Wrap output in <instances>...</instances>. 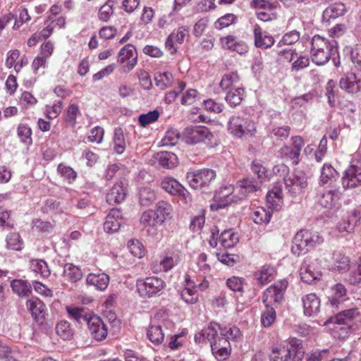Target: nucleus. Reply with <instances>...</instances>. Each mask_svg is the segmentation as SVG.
Listing matches in <instances>:
<instances>
[{
  "label": "nucleus",
  "mask_w": 361,
  "mask_h": 361,
  "mask_svg": "<svg viewBox=\"0 0 361 361\" xmlns=\"http://www.w3.org/2000/svg\"><path fill=\"white\" fill-rule=\"evenodd\" d=\"M311 59L313 63L318 66L326 63L331 59L336 66L340 61H336L338 56V43L335 39H327L319 35H315L311 41Z\"/></svg>",
  "instance_id": "1"
},
{
  "label": "nucleus",
  "mask_w": 361,
  "mask_h": 361,
  "mask_svg": "<svg viewBox=\"0 0 361 361\" xmlns=\"http://www.w3.org/2000/svg\"><path fill=\"white\" fill-rule=\"evenodd\" d=\"M360 315V312L357 308H351L342 310L337 313L334 317H331L326 322L327 323H334L332 329V336L334 338L343 340L346 338L351 330L353 319Z\"/></svg>",
  "instance_id": "2"
},
{
  "label": "nucleus",
  "mask_w": 361,
  "mask_h": 361,
  "mask_svg": "<svg viewBox=\"0 0 361 361\" xmlns=\"http://www.w3.org/2000/svg\"><path fill=\"white\" fill-rule=\"evenodd\" d=\"M323 238L319 233L312 230L302 229L295 235L291 245V252L297 257L306 254L316 245H320Z\"/></svg>",
  "instance_id": "3"
},
{
  "label": "nucleus",
  "mask_w": 361,
  "mask_h": 361,
  "mask_svg": "<svg viewBox=\"0 0 361 361\" xmlns=\"http://www.w3.org/2000/svg\"><path fill=\"white\" fill-rule=\"evenodd\" d=\"M182 139L190 145H195L204 142L210 147L216 145L214 134L208 128L202 126H189L184 129Z\"/></svg>",
  "instance_id": "4"
},
{
  "label": "nucleus",
  "mask_w": 361,
  "mask_h": 361,
  "mask_svg": "<svg viewBox=\"0 0 361 361\" xmlns=\"http://www.w3.org/2000/svg\"><path fill=\"white\" fill-rule=\"evenodd\" d=\"M228 130L233 136L241 138L254 135L257 131L255 123L247 117L233 116L228 122Z\"/></svg>",
  "instance_id": "5"
},
{
  "label": "nucleus",
  "mask_w": 361,
  "mask_h": 361,
  "mask_svg": "<svg viewBox=\"0 0 361 361\" xmlns=\"http://www.w3.org/2000/svg\"><path fill=\"white\" fill-rule=\"evenodd\" d=\"M137 287L141 297L150 298L161 295L166 287V283L161 278L150 276L139 280Z\"/></svg>",
  "instance_id": "6"
},
{
  "label": "nucleus",
  "mask_w": 361,
  "mask_h": 361,
  "mask_svg": "<svg viewBox=\"0 0 361 361\" xmlns=\"http://www.w3.org/2000/svg\"><path fill=\"white\" fill-rule=\"evenodd\" d=\"M285 279L274 283L268 287L262 295V303L264 306L270 305L278 307L284 300V295L288 287Z\"/></svg>",
  "instance_id": "7"
},
{
  "label": "nucleus",
  "mask_w": 361,
  "mask_h": 361,
  "mask_svg": "<svg viewBox=\"0 0 361 361\" xmlns=\"http://www.w3.org/2000/svg\"><path fill=\"white\" fill-rule=\"evenodd\" d=\"M342 191L338 188L324 192L319 200L320 205L324 208L333 209L334 212L336 211L340 207V195L347 189L356 188L358 184L355 182H342Z\"/></svg>",
  "instance_id": "8"
},
{
  "label": "nucleus",
  "mask_w": 361,
  "mask_h": 361,
  "mask_svg": "<svg viewBox=\"0 0 361 361\" xmlns=\"http://www.w3.org/2000/svg\"><path fill=\"white\" fill-rule=\"evenodd\" d=\"M291 145H283L279 150V154L282 158L290 159L292 163L297 165L300 162V156L302 148L305 145V142L301 136H293L290 138Z\"/></svg>",
  "instance_id": "9"
},
{
  "label": "nucleus",
  "mask_w": 361,
  "mask_h": 361,
  "mask_svg": "<svg viewBox=\"0 0 361 361\" xmlns=\"http://www.w3.org/2000/svg\"><path fill=\"white\" fill-rule=\"evenodd\" d=\"M361 224V204L356 205L348 212L345 218L340 221L336 227L339 232L351 233L356 226Z\"/></svg>",
  "instance_id": "10"
},
{
  "label": "nucleus",
  "mask_w": 361,
  "mask_h": 361,
  "mask_svg": "<svg viewBox=\"0 0 361 361\" xmlns=\"http://www.w3.org/2000/svg\"><path fill=\"white\" fill-rule=\"evenodd\" d=\"M26 307L34 321L38 325H42L47 316L45 304L37 298H32L27 300Z\"/></svg>",
  "instance_id": "11"
},
{
  "label": "nucleus",
  "mask_w": 361,
  "mask_h": 361,
  "mask_svg": "<svg viewBox=\"0 0 361 361\" xmlns=\"http://www.w3.org/2000/svg\"><path fill=\"white\" fill-rule=\"evenodd\" d=\"M221 325L214 322H210L207 326L203 328L200 331L195 334L194 341L197 344L207 343L209 342L210 345L216 342L215 339L219 336L218 331H220Z\"/></svg>",
  "instance_id": "12"
},
{
  "label": "nucleus",
  "mask_w": 361,
  "mask_h": 361,
  "mask_svg": "<svg viewBox=\"0 0 361 361\" xmlns=\"http://www.w3.org/2000/svg\"><path fill=\"white\" fill-rule=\"evenodd\" d=\"M228 188H233V185H228L224 187H221L220 189L216 191L214 195V202L210 204V209L212 211H218L221 209H224L228 207L231 202L233 198V191L228 190Z\"/></svg>",
  "instance_id": "13"
},
{
  "label": "nucleus",
  "mask_w": 361,
  "mask_h": 361,
  "mask_svg": "<svg viewBox=\"0 0 361 361\" xmlns=\"http://www.w3.org/2000/svg\"><path fill=\"white\" fill-rule=\"evenodd\" d=\"M88 331L95 341H102L108 335V328L103 320L94 314L87 324Z\"/></svg>",
  "instance_id": "14"
},
{
  "label": "nucleus",
  "mask_w": 361,
  "mask_h": 361,
  "mask_svg": "<svg viewBox=\"0 0 361 361\" xmlns=\"http://www.w3.org/2000/svg\"><path fill=\"white\" fill-rule=\"evenodd\" d=\"M123 224L122 212L120 209L113 208L106 217L104 231L108 233H114L119 231Z\"/></svg>",
  "instance_id": "15"
},
{
  "label": "nucleus",
  "mask_w": 361,
  "mask_h": 361,
  "mask_svg": "<svg viewBox=\"0 0 361 361\" xmlns=\"http://www.w3.org/2000/svg\"><path fill=\"white\" fill-rule=\"evenodd\" d=\"M339 86L348 93L359 92L361 90V70L357 74L350 73L341 77Z\"/></svg>",
  "instance_id": "16"
},
{
  "label": "nucleus",
  "mask_w": 361,
  "mask_h": 361,
  "mask_svg": "<svg viewBox=\"0 0 361 361\" xmlns=\"http://www.w3.org/2000/svg\"><path fill=\"white\" fill-rule=\"evenodd\" d=\"M253 182H240V184L233 185V188H228V190L233 191V198L231 200L236 202L238 200H244L247 195L252 193L260 188L258 182L257 184H252Z\"/></svg>",
  "instance_id": "17"
},
{
  "label": "nucleus",
  "mask_w": 361,
  "mask_h": 361,
  "mask_svg": "<svg viewBox=\"0 0 361 361\" xmlns=\"http://www.w3.org/2000/svg\"><path fill=\"white\" fill-rule=\"evenodd\" d=\"M285 350L288 360L292 359L293 361H301L304 357L305 350L302 342L297 338H290L288 339Z\"/></svg>",
  "instance_id": "18"
},
{
  "label": "nucleus",
  "mask_w": 361,
  "mask_h": 361,
  "mask_svg": "<svg viewBox=\"0 0 361 361\" xmlns=\"http://www.w3.org/2000/svg\"><path fill=\"white\" fill-rule=\"evenodd\" d=\"M66 309L68 317L80 324L87 325L90 318L94 315L92 312L84 307L67 306Z\"/></svg>",
  "instance_id": "19"
},
{
  "label": "nucleus",
  "mask_w": 361,
  "mask_h": 361,
  "mask_svg": "<svg viewBox=\"0 0 361 361\" xmlns=\"http://www.w3.org/2000/svg\"><path fill=\"white\" fill-rule=\"evenodd\" d=\"M303 312L305 316L317 315L320 311L321 301L314 293L307 294L302 298Z\"/></svg>",
  "instance_id": "20"
},
{
  "label": "nucleus",
  "mask_w": 361,
  "mask_h": 361,
  "mask_svg": "<svg viewBox=\"0 0 361 361\" xmlns=\"http://www.w3.org/2000/svg\"><path fill=\"white\" fill-rule=\"evenodd\" d=\"M135 50L133 44H128L118 53V61L121 63H126L128 71L132 70L137 64V57Z\"/></svg>",
  "instance_id": "21"
},
{
  "label": "nucleus",
  "mask_w": 361,
  "mask_h": 361,
  "mask_svg": "<svg viewBox=\"0 0 361 361\" xmlns=\"http://www.w3.org/2000/svg\"><path fill=\"white\" fill-rule=\"evenodd\" d=\"M127 195L126 184L123 182H116L106 195V201L110 204L122 202Z\"/></svg>",
  "instance_id": "22"
},
{
  "label": "nucleus",
  "mask_w": 361,
  "mask_h": 361,
  "mask_svg": "<svg viewBox=\"0 0 361 361\" xmlns=\"http://www.w3.org/2000/svg\"><path fill=\"white\" fill-rule=\"evenodd\" d=\"M331 269L339 273H345L350 269V259L341 252L334 251L331 257Z\"/></svg>",
  "instance_id": "23"
},
{
  "label": "nucleus",
  "mask_w": 361,
  "mask_h": 361,
  "mask_svg": "<svg viewBox=\"0 0 361 361\" xmlns=\"http://www.w3.org/2000/svg\"><path fill=\"white\" fill-rule=\"evenodd\" d=\"M300 275L301 280L308 284L315 283L319 281L322 276V274L319 270H315L314 267L307 263V260H304L300 270Z\"/></svg>",
  "instance_id": "24"
},
{
  "label": "nucleus",
  "mask_w": 361,
  "mask_h": 361,
  "mask_svg": "<svg viewBox=\"0 0 361 361\" xmlns=\"http://www.w3.org/2000/svg\"><path fill=\"white\" fill-rule=\"evenodd\" d=\"M255 46L262 49H266L272 47L274 44V39L271 35H264L262 27L255 24L253 29Z\"/></svg>",
  "instance_id": "25"
},
{
  "label": "nucleus",
  "mask_w": 361,
  "mask_h": 361,
  "mask_svg": "<svg viewBox=\"0 0 361 361\" xmlns=\"http://www.w3.org/2000/svg\"><path fill=\"white\" fill-rule=\"evenodd\" d=\"M216 177V171L209 168L192 169L186 173L188 180H212Z\"/></svg>",
  "instance_id": "26"
},
{
  "label": "nucleus",
  "mask_w": 361,
  "mask_h": 361,
  "mask_svg": "<svg viewBox=\"0 0 361 361\" xmlns=\"http://www.w3.org/2000/svg\"><path fill=\"white\" fill-rule=\"evenodd\" d=\"M161 186L170 195L179 196L185 202L190 199L189 192L180 182H161Z\"/></svg>",
  "instance_id": "27"
},
{
  "label": "nucleus",
  "mask_w": 361,
  "mask_h": 361,
  "mask_svg": "<svg viewBox=\"0 0 361 361\" xmlns=\"http://www.w3.org/2000/svg\"><path fill=\"white\" fill-rule=\"evenodd\" d=\"M66 207L64 204L54 198H48L44 201L41 211L44 214L57 215L65 212Z\"/></svg>",
  "instance_id": "28"
},
{
  "label": "nucleus",
  "mask_w": 361,
  "mask_h": 361,
  "mask_svg": "<svg viewBox=\"0 0 361 361\" xmlns=\"http://www.w3.org/2000/svg\"><path fill=\"white\" fill-rule=\"evenodd\" d=\"M281 185H276L268 192L266 196L269 209L278 210L281 207L283 195Z\"/></svg>",
  "instance_id": "29"
},
{
  "label": "nucleus",
  "mask_w": 361,
  "mask_h": 361,
  "mask_svg": "<svg viewBox=\"0 0 361 361\" xmlns=\"http://www.w3.org/2000/svg\"><path fill=\"white\" fill-rule=\"evenodd\" d=\"M274 268L271 265L265 264L255 271L253 276L260 286H263L274 279Z\"/></svg>",
  "instance_id": "30"
},
{
  "label": "nucleus",
  "mask_w": 361,
  "mask_h": 361,
  "mask_svg": "<svg viewBox=\"0 0 361 361\" xmlns=\"http://www.w3.org/2000/svg\"><path fill=\"white\" fill-rule=\"evenodd\" d=\"M240 76L237 71L225 73L219 82V87L224 92L240 87Z\"/></svg>",
  "instance_id": "31"
},
{
  "label": "nucleus",
  "mask_w": 361,
  "mask_h": 361,
  "mask_svg": "<svg viewBox=\"0 0 361 361\" xmlns=\"http://www.w3.org/2000/svg\"><path fill=\"white\" fill-rule=\"evenodd\" d=\"M346 289L341 283H337L331 288V294L329 296V302L331 307L339 308L340 305L345 300Z\"/></svg>",
  "instance_id": "32"
},
{
  "label": "nucleus",
  "mask_w": 361,
  "mask_h": 361,
  "mask_svg": "<svg viewBox=\"0 0 361 361\" xmlns=\"http://www.w3.org/2000/svg\"><path fill=\"white\" fill-rule=\"evenodd\" d=\"M86 282L87 285L93 286L99 290H104L109 283V277L104 273H91L87 275Z\"/></svg>",
  "instance_id": "33"
},
{
  "label": "nucleus",
  "mask_w": 361,
  "mask_h": 361,
  "mask_svg": "<svg viewBox=\"0 0 361 361\" xmlns=\"http://www.w3.org/2000/svg\"><path fill=\"white\" fill-rule=\"evenodd\" d=\"M137 196L140 204L143 207L150 206L157 199L154 190L147 185L139 187Z\"/></svg>",
  "instance_id": "34"
},
{
  "label": "nucleus",
  "mask_w": 361,
  "mask_h": 361,
  "mask_svg": "<svg viewBox=\"0 0 361 361\" xmlns=\"http://www.w3.org/2000/svg\"><path fill=\"white\" fill-rule=\"evenodd\" d=\"M346 11L345 6L341 2L335 3L327 7L323 12V19L330 21L339 16H342Z\"/></svg>",
  "instance_id": "35"
},
{
  "label": "nucleus",
  "mask_w": 361,
  "mask_h": 361,
  "mask_svg": "<svg viewBox=\"0 0 361 361\" xmlns=\"http://www.w3.org/2000/svg\"><path fill=\"white\" fill-rule=\"evenodd\" d=\"M11 288L20 298L27 297L32 293L30 283L22 279H13L11 282Z\"/></svg>",
  "instance_id": "36"
},
{
  "label": "nucleus",
  "mask_w": 361,
  "mask_h": 361,
  "mask_svg": "<svg viewBox=\"0 0 361 361\" xmlns=\"http://www.w3.org/2000/svg\"><path fill=\"white\" fill-rule=\"evenodd\" d=\"M172 211L171 205L166 201H159L156 204V209L154 211L156 214V219L162 224L167 218L169 217Z\"/></svg>",
  "instance_id": "37"
},
{
  "label": "nucleus",
  "mask_w": 361,
  "mask_h": 361,
  "mask_svg": "<svg viewBox=\"0 0 361 361\" xmlns=\"http://www.w3.org/2000/svg\"><path fill=\"white\" fill-rule=\"evenodd\" d=\"M180 260L178 254L175 252L167 254L160 260L159 269H156V271L166 272L177 265L180 262Z\"/></svg>",
  "instance_id": "38"
},
{
  "label": "nucleus",
  "mask_w": 361,
  "mask_h": 361,
  "mask_svg": "<svg viewBox=\"0 0 361 361\" xmlns=\"http://www.w3.org/2000/svg\"><path fill=\"white\" fill-rule=\"evenodd\" d=\"M245 97L244 89L241 87L226 92L225 99L232 107H235L240 104Z\"/></svg>",
  "instance_id": "39"
},
{
  "label": "nucleus",
  "mask_w": 361,
  "mask_h": 361,
  "mask_svg": "<svg viewBox=\"0 0 361 361\" xmlns=\"http://www.w3.org/2000/svg\"><path fill=\"white\" fill-rule=\"evenodd\" d=\"M81 269L71 263H66L63 267V276L72 283H76L82 278Z\"/></svg>",
  "instance_id": "40"
},
{
  "label": "nucleus",
  "mask_w": 361,
  "mask_h": 361,
  "mask_svg": "<svg viewBox=\"0 0 361 361\" xmlns=\"http://www.w3.org/2000/svg\"><path fill=\"white\" fill-rule=\"evenodd\" d=\"M272 216V211L267 210L265 208L257 207L252 214V219L257 224H267L270 222Z\"/></svg>",
  "instance_id": "41"
},
{
  "label": "nucleus",
  "mask_w": 361,
  "mask_h": 361,
  "mask_svg": "<svg viewBox=\"0 0 361 361\" xmlns=\"http://www.w3.org/2000/svg\"><path fill=\"white\" fill-rule=\"evenodd\" d=\"M156 159L159 164L163 168L171 169L177 164V157L175 154L169 152H161L157 153Z\"/></svg>",
  "instance_id": "42"
},
{
  "label": "nucleus",
  "mask_w": 361,
  "mask_h": 361,
  "mask_svg": "<svg viewBox=\"0 0 361 361\" xmlns=\"http://www.w3.org/2000/svg\"><path fill=\"white\" fill-rule=\"evenodd\" d=\"M239 238L232 229L224 230L219 235V243L225 248L234 247Z\"/></svg>",
  "instance_id": "43"
},
{
  "label": "nucleus",
  "mask_w": 361,
  "mask_h": 361,
  "mask_svg": "<svg viewBox=\"0 0 361 361\" xmlns=\"http://www.w3.org/2000/svg\"><path fill=\"white\" fill-rule=\"evenodd\" d=\"M274 306H264L260 318V322L263 327L267 328L271 326L276 319V309Z\"/></svg>",
  "instance_id": "44"
},
{
  "label": "nucleus",
  "mask_w": 361,
  "mask_h": 361,
  "mask_svg": "<svg viewBox=\"0 0 361 361\" xmlns=\"http://www.w3.org/2000/svg\"><path fill=\"white\" fill-rule=\"evenodd\" d=\"M30 269L44 278L49 276L51 271L47 262L43 259L30 260Z\"/></svg>",
  "instance_id": "45"
},
{
  "label": "nucleus",
  "mask_w": 361,
  "mask_h": 361,
  "mask_svg": "<svg viewBox=\"0 0 361 361\" xmlns=\"http://www.w3.org/2000/svg\"><path fill=\"white\" fill-rule=\"evenodd\" d=\"M56 332L63 340H70L74 334V330L67 321H60L56 326Z\"/></svg>",
  "instance_id": "46"
},
{
  "label": "nucleus",
  "mask_w": 361,
  "mask_h": 361,
  "mask_svg": "<svg viewBox=\"0 0 361 361\" xmlns=\"http://www.w3.org/2000/svg\"><path fill=\"white\" fill-rule=\"evenodd\" d=\"M149 340L155 345L161 344L164 339L161 326L159 325H151L147 333Z\"/></svg>",
  "instance_id": "47"
},
{
  "label": "nucleus",
  "mask_w": 361,
  "mask_h": 361,
  "mask_svg": "<svg viewBox=\"0 0 361 361\" xmlns=\"http://www.w3.org/2000/svg\"><path fill=\"white\" fill-rule=\"evenodd\" d=\"M114 149L118 154H121L126 149L123 130L121 128H116L114 130Z\"/></svg>",
  "instance_id": "48"
},
{
  "label": "nucleus",
  "mask_w": 361,
  "mask_h": 361,
  "mask_svg": "<svg viewBox=\"0 0 361 361\" xmlns=\"http://www.w3.org/2000/svg\"><path fill=\"white\" fill-rule=\"evenodd\" d=\"M156 85L161 90H165L170 87L173 80V77L171 73L164 72L162 73H157L154 78Z\"/></svg>",
  "instance_id": "49"
},
{
  "label": "nucleus",
  "mask_w": 361,
  "mask_h": 361,
  "mask_svg": "<svg viewBox=\"0 0 361 361\" xmlns=\"http://www.w3.org/2000/svg\"><path fill=\"white\" fill-rule=\"evenodd\" d=\"M211 346V350L213 355L216 357L218 361H224L228 358L231 353V348H227L226 347H219V344L216 342L212 343Z\"/></svg>",
  "instance_id": "50"
},
{
  "label": "nucleus",
  "mask_w": 361,
  "mask_h": 361,
  "mask_svg": "<svg viewBox=\"0 0 361 361\" xmlns=\"http://www.w3.org/2000/svg\"><path fill=\"white\" fill-rule=\"evenodd\" d=\"M116 4V0H108L99 11V18L106 22L114 13V6Z\"/></svg>",
  "instance_id": "51"
},
{
  "label": "nucleus",
  "mask_w": 361,
  "mask_h": 361,
  "mask_svg": "<svg viewBox=\"0 0 361 361\" xmlns=\"http://www.w3.org/2000/svg\"><path fill=\"white\" fill-rule=\"evenodd\" d=\"M159 112L157 110L150 111L147 114H140L138 117V122L140 126L146 127L158 120Z\"/></svg>",
  "instance_id": "52"
},
{
  "label": "nucleus",
  "mask_w": 361,
  "mask_h": 361,
  "mask_svg": "<svg viewBox=\"0 0 361 361\" xmlns=\"http://www.w3.org/2000/svg\"><path fill=\"white\" fill-rule=\"evenodd\" d=\"M128 248L129 252L134 257L141 258L145 255V248L140 241L136 239H133L128 241Z\"/></svg>",
  "instance_id": "53"
},
{
  "label": "nucleus",
  "mask_w": 361,
  "mask_h": 361,
  "mask_svg": "<svg viewBox=\"0 0 361 361\" xmlns=\"http://www.w3.org/2000/svg\"><path fill=\"white\" fill-rule=\"evenodd\" d=\"M244 281L243 278L233 276L226 280V286L232 291L240 293L243 295Z\"/></svg>",
  "instance_id": "54"
},
{
  "label": "nucleus",
  "mask_w": 361,
  "mask_h": 361,
  "mask_svg": "<svg viewBox=\"0 0 361 361\" xmlns=\"http://www.w3.org/2000/svg\"><path fill=\"white\" fill-rule=\"evenodd\" d=\"M7 247L13 250H20L23 248V240L18 233H11L6 238Z\"/></svg>",
  "instance_id": "55"
},
{
  "label": "nucleus",
  "mask_w": 361,
  "mask_h": 361,
  "mask_svg": "<svg viewBox=\"0 0 361 361\" xmlns=\"http://www.w3.org/2000/svg\"><path fill=\"white\" fill-rule=\"evenodd\" d=\"M140 221L144 227L154 226L157 224H159L156 219V214L152 209L144 212L142 214Z\"/></svg>",
  "instance_id": "56"
},
{
  "label": "nucleus",
  "mask_w": 361,
  "mask_h": 361,
  "mask_svg": "<svg viewBox=\"0 0 361 361\" xmlns=\"http://www.w3.org/2000/svg\"><path fill=\"white\" fill-rule=\"evenodd\" d=\"M300 32L296 30L288 32L283 36L282 39L278 44V47L293 44L300 39Z\"/></svg>",
  "instance_id": "57"
},
{
  "label": "nucleus",
  "mask_w": 361,
  "mask_h": 361,
  "mask_svg": "<svg viewBox=\"0 0 361 361\" xmlns=\"http://www.w3.org/2000/svg\"><path fill=\"white\" fill-rule=\"evenodd\" d=\"M18 135L20 140L26 144L32 143V130L31 128L25 124H20L17 129Z\"/></svg>",
  "instance_id": "58"
},
{
  "label": "nucleus",
  "mask_w": 361,
  "mask_h": 361,
  "mask_svg": "<svg viewBox=\"0 0 361 361\" xmlns=\"http://www.w3.org/2000/svg\"><path fill=\"white\" fill-rule=\"evenodd\" d=\"M237 17L233 13H227L219 18L215 23V27L217 29H222L234 24L236 22Z\"/></svg>",
  "instance_id": "59"
},
{
  "label": "nucleus",
  "mask_w": 361,
  "mask_h": 361,
  "mask_svg": "<svg viewBox=\"0 0 361 361\" xmlns=\"http://www.w3.org/2000/svg\"><path fill=\"white\" fill-rule=\"evenodd\" d=\"M347 178L348 180H361V169L357 166L351 165L345 171V176L343 180Z\"/></svg>",
  "instance_id": "60"
},
{
  "label": "nucleus",
  "mask_w": 361,
  "mask_h": 361,
  "mask_svg": "<svg viewBox=\"0 0 361 361\" xmlns=\"http://www.w3.org/2000/svg\"><path fill=\"white\" fill-rule=\"evenodd\" d=\"M216 257L219 262L227 266L233 267L238 261L239 257L236 255L228 252L216 253Z\"/></svg>",
  "instance_id": "61"
},
{
  "label": "nucleus",
  "mask_w": 361,
  "mask_h": 361,
  "mask_svg": "<svg viewBox=\"0 0 361 361\" xmlns=\"http://www.w3.org/2000/svg\"><path fill=\"white\" fill-rule=\"evenodd\" d=\"M285 346L274 348L269 355V361H288Z\"/></svg>",
  "instance_id": "62"
},
{
  "label": "nucleus",
  "mask_w": 361,
  "mask_h": 361,
  "mask_svg": "<svg viewBox=\"0 0 361 361\" xmlns=\"http://www.w3.org/2000/svg\"><path fill=\"white\" fill-rule=\"evenodd\" d=\"M348 281L353 285L361 283V257L357 262V267L351 271Z\"/></svg>",
  "instance_id": "63"
},
{
  "label": "nucleus",
  "mask_w": 361,
  "mask_h": 361,
  "mask_svg": "<svg viewBox=\"0 0 361 361\" xmlns=\"http://www.w3.org/2000/svg\"><path fill=\"white\" fill-rule=\"evenodd\" d=\"M16 350L12 348H3L0 350V361H20L16 357Z\"/></svg>",
  "instance_id": "64"
}]
</instances>
